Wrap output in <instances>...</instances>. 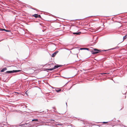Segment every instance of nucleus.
Here are the masks:
<instances>
[{"label": "nucleus", "mask_w": 127, "mask_h": 127, "mask_svg": "<svg viewBox=\"0 0 127 127\" xmlns=\"http://www.w3.org/2000/svg\"><path fill=\"white\" fill-rule=\"evenodd\" d=\"M103 51V50H98L96 49H95L93 50V51H92V54H95L99 52H102Z\"/></svg>", "instance_id": "obj_1"}, {"label": "nucleus", "mask_w": 127, "mask_h": 127, "mask_svg": "<svg viewBox=\"0 0 127 127\" xmlns=\"http://www.w3.org/2000/svg\"><path fill=\"white\" fill-rule=\"evenodd\" d=\"M62 66V65H57L55 66L54 67H53V68H52L47 69H46V70H54L56 68H57L60 67L61 66Z\"/></svg>", "instance_id": "obj_2"}, {"label": "nucleus", "mask_w": 127, "mask_h": 127, "mask_svg": "<svg viewBox=\"0 0 127 127\" xmlns=\"http://www.w3.org/2000/svg\"><path fill=\"white\" fill-rule=\"evenodd\" d=\"M20 70H13V71H7L6 72V73H14V72H18L21 71Z\"/></svg>", "instance_id": "obj_3"}, {"label": "nucleus", "mask_w": 127, "mask_h": 127, "mask_svg": "<svg viewBox=\"0 0 127 127\" xmlns=\"http://www.w3.org/2000/svg\"><path fill=\"white\" fill-rule=\"evenodd\" d=\"M35 18H40L41 17V16L40 15L38 14H35L34 15H32Z\"/></svg>", "instance_id": "obj_4"}, {"label": "nucleus", "mask_w": 127, "mask_h": 127, "mask_svg": "<svg viewBox=\"0 0 127 127\" xmlns=\"http://www.w3.org/2000/svg\"><path fill=\"white\" fill-rule=\"evenodd\" d=\"M54 64H49L48 65V67H51L52 68H53V67H54Z\"/></svg>", "instance_id": "obj_5"}, {"label": "nucleus", "mask_w": 127, "mask_h": 127, "mask_svg": "<svg viewBox=\"0 0 127 127\" xmlns=\"http://www.w3.org/2000/svg\"><path fill=\"white\" fill-rule=\"evenodd\" d=\"M58 52H56L53 53L52 55V57H54L56 56Z\"/></svg>", "instance_id": "obj_6"}, {"label": "nucleus", "mask_w": 127, "mask_h": 127, "mask_svg": "<svg viewBox=\"0 0 127 127\" xmlns=\"http://www.w3.org/2000/svg\"><path fill=\"white\" fill-rule=\"evenodd\" d=\"M81 33V32H73V34H76V35H80Z\"/></svg>", "instance_id": "obj_7"}, {"label": "nucleus", "mask_w": 127, "mask_h": 127, "mask_svg": "<svg viewBox=\"0 0 127 127\" xmlns=\"http://www.w3.org/2000/svg\"><path fill=\"white\" fill-rule=\"evenodd\" d=\"M7 69L6 68H4L1 70V72H3L5 70H6Z\"/></svg>", "instance_id": "obj_8"}, {"label": "nucleus", "mask_w": 127, "mask_h": 127, "mask_svg": "<svg viewBox=\"0 0 127 127\" xmlns=\"http://www.w3.org/2000/svg\"><path fill=\"white\" fill-rule=\"evenodd\" d=\"M127 35H126L125 36H124V37H123L124 40L125 39L127 38Z\"/></svg>", "instance_id": "obj_9"}, {"label": "nucleus", "mask_w": 127, "mask_h": 127, "mask_svg": "<svg viewBox=\"0 0 127 127\" xmlns=\"http://www.w3.org/2000/svg\"><path fill=\"white\" fill-rule=\"evenodd\" d=\"M38 121V120L37 119H33L32 120V121Z\"/></svg>", "instance_id": "obj_10"}, {"label": "nucleus", "mask_w": 127, "mask_h": 127, "mask_svg": "<svg viewBox=\"0 0 127 127\" xmlns=\"http://www.w3.org/2000/svg\"><path fill=\"white\" fill-rule=\"evenodd\" d=\"M82 49H87L88 50V48H81L80 49V50H82Z\"/></svg>", "instance_id": "obj_11"}, {"label": "nucleus", "mask_w": 127, "mask_h": 127, "mask_svg": "<svg viewBox=\"0 0 127 127\" xmlns=\"http://www.w3.org/2000/svg\"><path fill=\"white\" fill-rule=\"evenodd\" d=\"M56 90V91L57 92H59L60 91H61V89H59V90Z\"/></svg>", "instance_id": "obj_12"}, {"label": "nucleus", "mask_w": 127, "mask_h": 127, "mask_svg": "<svg viewBox=\"0 0 127 127\" xmlns=\"http://www.w3.org/2000/svg\"><path fill=\"white\" fill-rule=\"evenodd\" d=\"M4 30H5V29H0V31H3Z\"/></svg>", "instance_id": "obj_13"}, {"label": "nucleus", "mask_w": 127, "mask_h": 127, "mask_svg": "<svg viewBox=\"0 0 127 127\" xmlns=\"http://www.w3.org/2000/svg\"><path fill=\"white\" fill-rule=\"evenodd\" d=\"M103 123L104 124H105V123H108V122H103Z\"/></svg>", "instance_id": "obj_14"}, {"label": "nucleus", "mask_w": 127, "mask_h": 127, "mask_svg": "<svg viewBox=\"0 0 127 127\" xmlns=\"http://www.w3.org/2000/svg\"><path fill=\"white\" fill-rule=\"evenodd\" d=\"M4 31H6V32H9V31L6 30L5 29V30H4Z\"/></svg>", "instance_id": "obj_15"}, {"label": "nucleus", "mask_w": 127, "mask_h": 127, "mask_svg": "<svg viewBox=\"0 0 127 127\" xmlns=\"http://www.w3.org/2000/svg\"><path fill=\"white\" fill-rule=\"evenodd\" d=\"M106 73H102L101 74H106Z\"/></svg>", "instance_id": "obj_16"}, {"label": "nucleus", "mask_w": 127, "mask_h": 127, "mask_svg": "<svg viewBox=\"0 0 127 127\" xmlns=\"http://www.w3.org/2000/svg\"><path fill=\"white\" fill-rule=\"evenodd\" d=\"M15 93H17V94H19V93H17V92H15Z\"/></svg>", "instance_id": "obj_17"}, {"label": "nucleus", "mask_w": 127, "mask_h": 127, "mask_svg": "<svg viewBox=\"0 0 127 127\" xmlns=\"http://www.w3.org/2000/svg\"><path fill=\"white\" fill-rule=\"evenodd\" d=\"M25 124H26H26H27V123H26Z\"/></svg>", "instance_id": "obj_18"}]
</instances>
